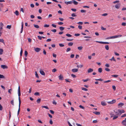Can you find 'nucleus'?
<instances>
[{"label":"nucleus","mask_w":126,"mask_h":126,"mask_svg":"<svg viewBox=\"0 0 126 126\" xmlns=\"http://www.w3.org/2000/svg\"><path fill=\"white\" fill-rule=\"evenodd\" d=\"M51 31L53 32H56V30L54 29L51 30Z\"/></svg>","instance_id":"nucleus-58"},{"label":"nucleus","mask_w":126,"mask_h":126,"mask_svg":"<svg viewBox=\"0 0 126 126\" xmlns=\"http://www.w3.org/2000/svg\"><path fill=\"white\" fill-rule=\"evenodd\" d=\"M41 107L42 108H44L47 109H48L49 108L47 106H42Z\"/></svg>","instance_id":"nucleus-32"},{"label":"nucleus","mask_w":126,"mask_h":126,"mask_svg":"<svg viewBox=\"0 0 126 126\" xmlns=\"http://www.w3.org/2000/svg\"><path fill=\"white\" fill-rule=\"evenodd\" d=\"M116 101L115 99L112 100L111 101H109L108 102V103L109 104H113L115 103Z\"/></svg>","instance_id":"nucleus-3"},{"label":"nucleus","mask_w":126,"mask_h":126,"mask_svg":"<svg viewBox=\"0 0 126 126\" xmlns=\"http://www.w3.org/2000/svg\"><path fill=\"white\" fill-rule=\"evenodd\" d=\"M0 42L2 43L4 45L5 44L4 41L3 39H0Z\"/></svg>","instance_id":"nucleus-16"},{"label":"nucleus","mask_w":126,"mask_h":126,"mask_svg":"<svg viewBox=\"0 0 126 126\" xmlns=\"http://www.w3.org/2000/svg\"><path fill=\"white\" fill-rule=\"evenodd\" d=\"M70 50H71L70 48V47H68V48H67V49L66 50V51L67 52H68L69 51H70Z\"/></svg>","instance_id":"nucleus-46"},{"label":"nucleus","mask_w":126,"mask_h":126,"mask_svg":"<svg viewBox=\"0 0 126 126\" xmlns=\"http://www.w3.org/2000/svg\"><path fill=\"white\" fill-rule=\"evenodd\" d=\"M43 53L45 55L46 54V52L44 49H43Z\"/></svg>","instance_id":"nucleus-47"},{"label":"nucleus","mask_w":126,"mask_h":126,"mask_svg":"<svg viewBox=\"0 0 126 126\" xmlns=\"http://www.w3.org/2000/svg\"><path fill=\"white\" fill-rule=\"evenodd\" d=\"M101 104L103 106H104L106 105V103L105 102L103 101H102L101 102Z\"/></svg>","instance_id":"nucleus-17"},{"label":"nucleus","mask_w":126,"mask_h":126,"mask_svg":"<svg viewBox=\"0 0 126 126\" xmlns=\"http://www.w3.org/2000/svg\"><path fill=\"white\" fill-rule=\"evenodd\" d=\"M93 113L96 115H99L100 114V112H94Z\"/></svg>","instance_id":"nucleus-20"},{"label":"nucleus","mask_w":126,"mask_h":126,"mask_svg":"<svg viewBox=\"0 0 126 126\" xmlns=\"http://www.w3.org/2000/svg\"><path fill=\"white\" fill-rule=\"evenodd\" d=\"M1 67L3 69H7L8 68V67L7 66L4 65H1Z\"/></svg>","instance_id":"nucleus-11"},{"label":"nucleus","mask_w":126,"mask_h":126,"mask_svg":"<svg viewBox=\"0 0 126 126\" xmlns=\"http://www.w3.org/2000/svg\"><path fill=\"white\" fill-rule=\"evenodd\" d=\"M41 50V49L39 48H36L34 49V50L35 51L37 52H39L40 50Z\"/></svg>","instance_id":"nucleus-7"},{"label":"nucleus","mask_w":126,"mask_h":126,"mask_svg":"<svg viewBox=\"0 0 126 126\" xmlns=\"http://www.w3.org/2000/svg\"><path fill=\"white\" fill-rule=\"evenodd\" d=\"M59 46L61 47H62L64 46V45L63 44H59Z\"/></svg>","instance_id":"nucleus-44"},{"label":"nucleus","mask_w":126,"mask_h":126,"mask_svg":"<svg viewBox=\"0 0 126 126\" xmlns=\"http://www.w3.org/2000/svg\"><path fill=\"white\" fill-rule=\"evenodd\" d=\"M52 26L53 27L55 28H56V25L55 24H52Z\"/></svg>","instance_id":"nucleus-57"},{"label":"nucleus","mask_w":126,"mask_h":126,"mask_svg":"<svg viewBox=\"0 0 126 126\" xmlns=\"http://www.w3.org/2000/svg\"><path fill=\"white\" fill-rule=\"evenodd\" d=\"M11 103L13 105H14V100H12L11 101Z\"/></svg>","instance_id":"nucleus-45"},{"label":"nucleus","mask_w":126,"mask_h":126,"mask_svg":"<svg viewBox=\"0 0 126 126\" xmlns=\"http://www.w3.org/2000/svg\"><path fill=\"white\" fill-rule=\"evenodd\" d=\"M122 123L123 125L125 126H126V118L124 120L122 121Z\"/></svg>","instance_id":"nucleus-4"},{"label":"nucleus","mask_w":126,"mask_h":126,"mask_svg":"<svg viewBox=\"0 0 126 126\" xmlns=\"http://www.w3.org/2000/svg\"><path fill=\"white\" fill-rule=\"evenodd\" d=\"M118 76V75H111V76L112 77H114V78H117Z\"/></svg>","instance_id":"nucleus-33"},{"label":"nucleus","mask_w":126,"mask_h":126,"mask_svg":"<svg viewBox=\"0 0 126 126\" xmlns=\"http://www.w3.org/2000/svg\"><path fill=\"white\" fill-rule=\"evenodd\" d=\"M15 14L17 16H18L19 15V12L17 10L16 11Z\"/></svg>","instance_id":"nucleus-27"},{"label":"nucleus","mask_w":126,"mask_h":126,"mask_svg":"<svg viewBox=\"0 0 126 126\" xmlns=\"http://www.w3.org/2000/svg\"><path fill=\"white\" fill-rule=\"evenodd\" d=\"M121 4L120 3H118L115 5V8L117 9H119L120 6Z\"/></svg>","instance_id":"nucleus-5"},{"label":"nucleus","mask_w":126,"mask_h":126,"mask_svg":"<svg viewBox=\"0 0 126 126\" xmlns=\"http://www.w3.org/2000/svg\"><path fill=\"white\" fill-rule=\"evenodd\" d=\"M64 28H65L64 27H59V29L61 31H63L64 30Z\"/></svg>","instance_id":"nucleus-23"},{"label":"nucleus","mask_w":126,"mask_h":126,"mask_svg":"<svg viewBox=\"0 0 126 126\" xmlns=\"http://www.w3.org/2000/svg\"><path fill=\"white\" fill-rule=\"evenodd\" d=\"M108 14L107 13H104L102 14V16H105L107 15Z\"/></svg>","instance_id":"nucleus-62"},{"label":"nucleus","mask_w":126,"mask_h":126,"mask_svg":"<svg viewBox=\"0 0 126 126\" xmlns=\"http://www.w3.org/2000/svg\"><path fill=\"white\" fill-rule=\"evenodd\" d=\"M98 71L99 73H101L102 71V69L101 68H99L98 69Z\"/></svg>","instance_id":"nucleus-26"},{"label":"nucleus","mask_w":126,"mask_h":126,"mask_svg":"<svg viewBox=\"0 0 126 126\" xmlns=\"http://www.w3.org/2000/svg\"><path fill=\"white\" fill-rule=\"evenodd\" d=\"M116 38L120 37L122 36V35H116Z\"/></svg>","instance_id":"nucleus-48"},{"label":"nucleus","mask_w":126,"mask_h":126,"mask_svg":"<svg viewBox=\"0 0 126 126\" xmlns=\"http://www.w3.org/2000/svg\"><path fill=\"white\" fill-rule=\"evenodd\" d=\"M73 45V43L72 42H70L68 43V45L69 46H72Z\"/></svg>","instance_id":"nucleus-28"},{"label":"nucleus","mask_w":126,"mask_h":126,"mask_svg":"<svg viewBox=\"0 0 126 126\" xmlns=\"http://www.w3.org/2000/svg\"><path fill=\"white\" fill-rule=\"evenodd\" d=\"M105 48L106 50H108L109 49V46L107 45H106L105 46Z\"/></svg>","instance_id":"nucleus-25"},{"label":"nucleus","mask_w":126,"mask_h":126,"mask_svg":"<svg viewBox=\"0 0 126 126\" xmlns=\"http://www.w3.org/2000/svg\"><path fill=\"white\" fill-rule=\"evenodd\" d=\"M28 42L30 43L31 42L32 40L31 39H30V38H28Z\"/></svg>","instance_id":"nucleus-49"},{"label":"nucleus","mask_w":126,"mask_h":126,"mask_svg":"<svg viewBox=\"0 0 126 126\" xmlns=\"http://www.w3.org/2000/svg\"><path fill=\"white\" fill-rule=\"evenodd\" d=\"M34 95L36 96H39L40 95V94L38 92H36L34 94Z\"/></svg>","instance_id":"nucleus-24"},{"label":"nucleus","mask_w":126,"mask_h":126,"mask_svg":"<svg viewBox=\"0 0 126 126\" xmlns=\"http://www.w3.org/2000/svg\"><path fill=\"white\" fill-rule=\"evenodd\" d=\"M112 88L114 90H116V87L115 86L113 85L112 86Z\"/></svg>","instance_id":"nucleus-56"},{"label":"nucleus","mask_w":126,"mask_h":126,"mask_svg":"<svg viewBox=\"0 0 126 126\" xmlns=\"http://www.w3.org/2000/svg\"><path fill=\"white\" fill-rule=\"evenodd\" d=\"M3 49L2 48H0V55H2L3 53Z\"/></svg>","instance_id":"nucleus-19"},{"label":"nucleus","mask_w":126,"mask_h":126,"mask_svg":"<svg viewBox=\"0 0 126 126\" xmlns=\"http://www.w3.org/2000/svg\"><path fill=\"white\" fill-rule=\"evenodd\" d=\"M11 27V25H8L6 27V28L9 29H10Z\"/></svg>","instance_id":"nucleus-37"},{"label":"nucleus","mask_w":126,"mask_h":126,"mask_svg":"<svg viewBox=\"0 0 126 126\" xmlns=\"http://www.w3.org/2000/svg\"><path fill=\"white\" fill-rule=\"evenodd\" d=\"M58 78L59 80H63V76L62 75H60V76H59Z\"/></svg>","instance_id":"nucleus-13"},{"label":"nucleus","mask_w":126,"mask_h":126,"mask_svg":"<svg viewBox=\"0 0 126 126\" xmlns=\"http://www.w3.org/2000/svg\"><path fill=\"white\" fill-rule=\"evenodd\" d=\"M58 24L59 25H63V23L62 22H58Z\"/></svg>","instance_id":"nucleus-64"},{"label":"nucleus","mask_w":126,"mask_h":126,"mask_svg":"<svg viewBox=\"0 0 126 126\" xmlns=\"http://www.w3.org/2000/svg\"><path fill=\"white\" fill-rule=\"evenodd\" d=\"M118 117V116H114L113 118V120H115V119H117V118Z\"/></svg>","instance_id":"nucleus-51"},{"label":"nucleus","mask_w":126,"mask_h":126,"mask_svg":"<svg viewBox=\"0 0 126 126\" xmlns=\"http://www.w3.org/2000/svg\"><path fill=\"white\" fill-rule=\"evenodd\" d=\"M93 71V69L90 68H89L87 70V72L88 73H90L92 72Z\"/></svg>","instance_id":"nucleus-12"},{"label":"nucleus","mask_w":126,"mask_h":126,"mask_svg":"<svg viewBox=\"0 0 126 126\" xmlns=\"http://www.w3.org/2000/svg\"><path fill=\"white\" fill-rule=\"evenodd\" d=\"M96 42L100 43V44H109V43L108 42H103L101 41H95Z\"/></svg>","instance_id":"nucleus-2"},{"label":"nucleus","mask_w":126,"mask_h":126,"mask_svg":"<svg viewBox=\"0 0 126 126\" xmlns=\"http://www.w3.org/2000/svg\"><path fill=\"white\" fill-rule=\"evenodd\" d=\"M124 105V104L123 103H121L119 104L118 105V107L119 108L120 107H121Z\"/></svg>","instance_id":"nucleus-15"},{"label":"nucleus","mask_w":126,"mask_h":126,"mask_svg":"<svg viewBox=\"0 0 126 126\" xmlns=\"http://www.w3.org/2000/svg\"><path fill=\"white\" fill-rule=\"evenodd\" d=\"M49 26V25H47V24H45L44 26V27H48Z\"/></svg>","instance_id":"nucleus-61"},{"label":"nucleus","mask_w":126,"mask_h":126,"mask_svg":"<svg viewBox=\"0 0 126 126\" xmlns=\"http://www.w3.org/2000/svg\"><path fill=\"white\" fill-rule=\"evenodd\" d=\"M77 24H79V25H82L83 24V23L82 22H79L77 23Z\"/></svg>","instance_id":"nucleus-50"},{"label":"nucleus","mask_w":126,"mask_h":126,"mask_svg":"<svg viewBox=\"0 0 126 126\" xmlns=\"http://www.w3.org/2000/svg\"><path fill=\"white\" fill-rule=\"evenodd\" d=\"M38 39L40 40H41L42 39V37H41L39 36H37Z\"/></svg>","instance_id":"nucleus-59"},{"label":"nucleus","mask_w":126,"mask_h":126,"mask_svg":"<svg viewBox=\"0 0 126 126\" xmlns=\"http://www.w3.org/2000/svg\"><path fill=\"white\" fill-rule=\"evenodd\" d=\"M41 100V99L40 98H39L37 100V102L38 103H39Z\"/></svg>","instance_id":"nucleus-31"},{"label":"nucleus","mask_w":126,"mask_h":126,"mask_svg":"<svg viewBox=\"0 0 126 126\" xmlns=\"http://www.w3.org/2000/svg\"><path fill=\"white\" fill-rule=\"evenodd\" d=\"M72 1L73 2L75 5H77L78 4V2H77V1L74 0H72Z\"/></svg>","instance_id":"nucleus-18"},{"label":"nucleus","mask_w":126,"mask_h":126,"mask_svg":"<svg viewBox=\"0 0 126 126\" xmlns=\"http://www.w3.org/2000/svg\"><path fill=\"white\" fill-rule=\"evenodd\" d=\"M71 76L73 78H75L76 77V76L75 75L73 74H71Z\"/></svg>","instance_id":"nucleus-55"},{"label":"nucleus","mask_w":126,"mask_h":126,"mask_svg":"<svg viewBox=\"0 0 126 126\" xmlns=\"http://www.w3.org/2000/svg\"><path fill=\"white\" fill-rule=\"evenodd\" d=\"M28 54V53L27 51L25 50V57H27Z\"/></svg>","instance_id":"nucleus-29"},{"label":"nucleus","mask_w":126,"mask_h":126,"mask_svg":"<svg viewBox=\"0 0 126 126\" xmlns=\"http://www.w3.org/2000/svg\"><path fill=\"white\" fill-rule=\"evenodd\" d=\"M35 77L36 78H39V76H38V75L37 73V72L36 71H35Z\"/></svg>","instance_id":"nucleus-30"},{"label":"nucleus","mask_w":126,"mask_h":126,"mask_svg":"<svg viewBox=\"0 0 126 126\" xmlns=\"http://www.w3.org/2000/svg\"><path fill=\"white\" fill-rule=\"evenodd\" d=\"M80 12L81 13H85L86 12V11L84 10H80Z\"/></svg>","instance_id":"nucleus-39"},{"label":"nucleus","mask_w":126,"mask_h":126,"mask_svg":"<svg viewBox=\"0 0 126 126\" xmlns=\"http://www.w3.org/2000/svg\"><path fill=\"white\" fill-rule=\"evenodd\" d=\"M4 78V77L3 75L0 74V78Z\"/></svg>","instance_id":"nucleus-41"},{"label":"nucleus","mask_w":126,"mask_h":126,"mask_svg":"<svg viewBox=\"0 0 126 126\" xmlns=\"http://www.w3.org/2000/svg\"><path fill=\"white\" fill-rule=\"evenodd\" d=\"M65 81L66 82H71V81H69V79H65Z\"/></svg>","instance_id":"nucleus-42"},{"label":"nucleus","mask_w":126,"mask_h":126,"mask_svg":"<svg viewBox=\"0 0 126 126\" xmlns=\"http://www.w3.org/2000/svg\"><path fill=\"white\" fill-rule=\"evenodd\" d=\"M126 116V114H123V115H122L121 116V117H125Z\"/></svg>","instance_id":"nucleus-63"},{"label":"nucleus","mask_w":126,"mask_h":126,"mask_svg":"<svg viewBox=\"0 0 126 126\" xmlns=\"http://www.w3.org/2000/svg\"><path fill=\"white\" fill-rule=\"evenodd\" d=\"M119 2V1L118 0H117L115 1H114L113 2V3L114 4H115L117 3H118Z\"/></svg>","instance_id":"nucleus-53"},{"label":"nucleus","mask_w":126,"mask_h":126,"mask_svg":"<svg viewBox=\"0 0 126 126\" xmlns=\"http://www.w3.org/2000/svg\"><path fill=\"white\" fill-rule=\"evenodd\" d=\"M57 71V69L56 68H54L52 70V72L53 73Z\"/></svg>","instance_id":"nucleus-43"},{"label":"nucleus","mask_w":126,"mask_h":126,"mask_svg":"<svg viewBox=\"0 0 126 126\" xmlns=\"http://www.w3.org/2000/svg\"><path fill=\"white\" fill-rule=\"evenodd\" d=\"M81 89L82 90H84L85 91H87L88 90V89H86V88H84V87H82Z\"/></svg>","instance_id":"nucleus-35"},{"label":"nucleus","mask_w":126,"mask_h":126,"mask_svg":"<svg viewBox=\"0 0 126 126\" xmlns=\"http://www.w3.org/2000/svg\"><path fill=\"white\" fill-rule=\"evenodd\" d=\"M118 111L120 113V114H121L122 113H124L125 112V111L123 110H121L119 109L118 110Z\"/></svg>","instance_id":"nucleus-6"},{"label":"nucleus","mask_w":126,"mask_h":126,"mask_svg":"<svg viewBox=\"0 0 126 126\" xmlns=\"http://www.w3.org/2000/svg\"><path fill=\"white\" fill-rule=\"evenodd\" d=\"M66 36L69 37H71L72 36V35L69 34H66Z\"/></svg>","instance_id":"nucleus-38"},{"label":"nucleus","mask_w":126,"mask_h":126,"mask_svg":"<svg viewBox=\"0 0 126 126\" xmlns=\"http://www.w3.org/2000/svg\"><path fill=\"white\" fill-rule=\"evenodd\" d=\"M83 48L82 46L78 47V49L80 50H81Z\"/></svg>","instance_id":"nucleus-22"},{"label":"nucleus","mask_w":126,"mask_h":126,"mask_svg":"<svg viewBox=\"0 0 126 126\" xmlns=\"http://www.w3.org/2000/svg\"><path fill=\"white\" fill-rule=\"evenodd\" d=\"M105 70L106 71H110V69H109V68H106L105 69Z\"/></svg>","instance_id":"nucleus-52"},{"label":"nucleus","mask_w":126,"mask_h":126,"mask_svg":"<svg viewBox=\"0 0 126 126\" xmlns=\"http://www.w3.org/2000/svg\"><path fill=\"white\" fill-rule=\"evenodd\" d=\"M50 111L51 114H54V111L52 110H50Z\"/></svg>","instance_id":"nucleus-54"},{"label":"nucleus","mask_w":126,"mask_h":126,"mask_svg":"<svg viewBox=\"0 0 126 126\" xmlns=\"http://www.w3.org/2000/svg\"><path fill=\"white\" fill-rule=\"evenodd\" d=\"M40 72L41 74L43 75L44 76L45 75V73L44 71L41 69L40 70Z\"/></svg>","instance_id":"nucleus-9"},{"label":"nucleus","mask_w":126,"mask_h":126,"mask_svg":"<svg viewBox=\"0 0 126 126\" xmlns=\"http://www.w3.org/2000/svg\"><path fill=\"white\" fill-rule=\"evenodd\" d=\"M111 61H114L115 62L116 61V60L115 59L114 57H113L111 59H109Z\"/></svg>","instance_id":"nucleus-21"},{"label":"nucleus","mask_w":126,"mask_h":126,"mask_svg":"<svg viewBox=\"0 0 126 126\" xmlns=\"http://www.w3.org/2000/svg\"><path fill=\"white\" fill-rule=\"evenodd\" d=\"M101 29L102 30H106V29L105 28H104L102 26L101 27Z\"/></svg>","instance_id":"nucleus-40"},{"label":"nucleus","mask_w":126,"mask_h":126,"mask_svg":"<svg viewBox=\"0 0 126 126\" xmlns=\"http://www.w3.org/2000/svg\"><path fill=\"white\" fill-rule=\"evenodd\" d=\"M126 24L125 23L123 22L122 23V25L124 26H126Z\"/></svg>","instance_id":"nucleus-60"},{"label":"nucleus","mask_w":126,"mask_h":126,"mask_svg":"<svg viewBox=\"0 0 126 126\" xmlns=\"http://www.w3.org/2000/svg\"><path fill=\"white\" fill-rule=\"evenodd\" d=\"M23 53V50L22 48H21V50L20 53V55L21 56H22V54Z\"/></svg>","instance_id":"nucleus-34"},{"label":"nucleus","mask_w":126,"mask_h":126,"mask_svg":"<svg viewBox=\"0 0 126 126\" xmlns=\"http://www.w3.org/2000/svg\"><path fill=\"white\" fill-rule=\"evenodd\" d=\"M18 92V100L19 101V108L17 111V114H19V111H20V104H21V101L20 100V96L21 95V92Z\"/></svg>","instance_id":"nucleus-1"},{"label":"nucleus","mask_w":126,"mask_h":126,"mask_svg":"<svg viewBox=\"0 0 126 126\" xmlns=\"http://www.w3.org/2000/svg\"><path fill=\"white\" fill-rule=\"evenodd\" d=\"M34 27L36 28H39V26L37 25H34Z\"/></svg>","instance_id":"nucleus-36"},{"label":"nucleus","mask_w":126,"mask_h":126,"mask_svg":"<svg viewBox=\"0 0 126 126\" xmlns=\"http://www.w3.org/2000/svg\"><path fill=\"white\" fill-rule=\"evenodd\" d=\"M64 2H65V3L67 5H68L69 4H72L73 3V2H72V1H68V2L65 1Z\"/></svg>","instance_id":"nucleus-10"},{"label":"nucleus","mask_w":126,"mask_h":126,"mask_svg":"<svg viewBox=\"0 0 126 126\" xmlns=\"http://www.w3.org/2000/svg\"><path fill=\"white\" fill-rule=\"evenodd\" d=\"M116 35L110 37H108L106 38V39H110L115 38H116Z\"/></svg>","instance_id":"nucleus-8"},{"label":"nucleus","mask_w":126,"mask_h":126,"mask_svg":"<svg viewBox=\"0 0 126 126\" xmlns=\"http://www.w3.org/2000/svg\"><path fill=\"white\" fill-rule=\"evenodd\" d=\"M78 71V69H72V71L73 72H77Z\"/></svg>","instance_id":"nucleus-14"}]
</instances>
